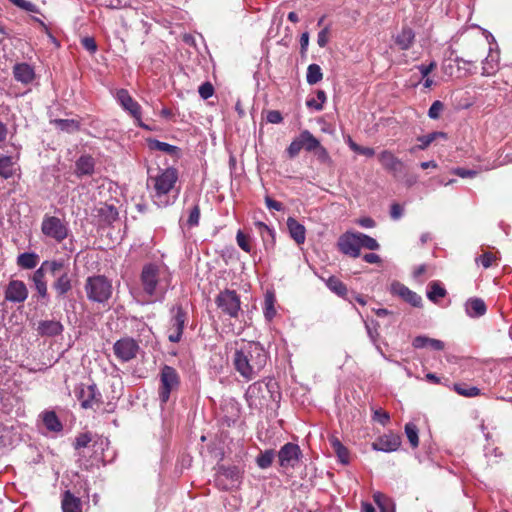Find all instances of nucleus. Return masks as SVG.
I'll list each match as a JSON object with an SVG mask.
<instances>
[{
    "instance_id": "obj_59",
    "label": "nucleus",
    "mask_w": 512,
    "mask_h": 512,
    "mask_svg": "<svg viewBox=\"0 0 512 512\" xmlns=\"http://www.w3.org/2000/svg\"><path fill=\"white\" fill-rule=\"evenodd\" d=\"M390 419V416L387 412L382 410H376L373 415V420L385 425Z\"/></svg>"
},
{
    "instance_id": "obj_16",
    "label": "nucleus",
    "mask_w": 512,
    "mask_h": 512,
    "mask_svg": "<svg viewBox=\"0 0 512 512\" xmlns=\"http://www.w3.org/2000/svg\"><path fill=\"white\" fill-rule=\"evenodd\" d=\"M390 291L393 295H396L409 303L413 307L422 306V298L416 292L410 290L407 286L400 282H393L390 287Z\"/></svg>"
},
{
    "instance_id": "obj_46",
    "label": "nucleus",
    "mask_w": 512,
    "mask_h": 512,
    "mask_svg": "<svg viewBox=\"0 0 512 512\" xmlns=\"http://www.w3.org/2000/svg\"><path fill=\"white\" fill-rule=\"evenodd\" d=\"M291 238L297 244H303L305 241V226H287Z\"/></svg>"
},
{
    "instance_id": "obj_6",
    "label": "nucleus",
    "mask_w": 512,
    "mask_h": 512,
    "mask_svg": "<svg viewBox=\"0 0 512 512\" xmlns=\"http://www.w3.org/2000/svg\"><path fill=\"white\" fill-rule=\"evenodd\" d=\"M64 269V263L62 261H44L41 266L31 276L34 288L40 298H46L48 296L47 282L45 280V274L50 273L56 276Z\"/></svg>"
},
{
    "instance_id": "obj_17",
    "label": "nucleus",
    "mask_w": 512,
    "mask_h": 512,
    "mask_svg": "<svg viewBox=\"0 0 512 512\" xmlns=\"http://www.w3.org/2000/svg\"><path fill=\"white\" fill-rule=\"evenodd\" d=\"M28 297L26 284L20 280H12L6 287L5 299L14 303H23Z\"/></svg>"
},
{
    "instance_id": "obj_62",
    "label": "nucleus",
    "mask_w": 512,
    "mask_h": 512,
    "mask_svg": "<svg viewBox=\"0 0 512 512\" xmlns=\"http://www.w3.org/2000/svg\"><path fill=\"white\" fill-rule=\"evenodd\" d=\"M428 341H430V338L428 337L417 336L414 338L412 345L414 348L420 349L428 346Z\"/></svg>"
},
{
    "instance_id": "obj_60",
    "label": "nucleus",
    "mask_w": 512,
    "mask_h": 512,
    "mask_svg": "<svg viewBox=\"0 0 512 512\" xmlns=\"http://www.w3.org/2000/svg\"><path fill=\"white\" fill-rule=\"evenodd\" d=\"M283 117L277 110H271L267 113V121L272 124H278L282 122Z\"/></svg>"
},
{
    "instance_id": "obj_1",
    "label": "nucleus",
    "mask_w": 512,
    "mask_h": 512,
    "mask_svg": "<svg viewBox=\"0 0 512 512\" xmlns=\"http://www.w3.org/2000/svg\"><path fill=\"white\" fill-rule=\"evenodd\" d=\"M269 355L258 341L239 339L234 342L231 362L234 370L245 380L259 376L267 364Z\"/></svg>"
},
{
    "instance_id": "obj_23",
    "label": "nucleus",
    "mask_w": 512,
    "mask_h": 512,
    "mask_svg": "<svg viewBox=\"0 0 512 512\" xmlns=\"http://www.w3.org/2000/svg\"><path fill=\"white\" fill-rule=\"evenodd\" d=\"M446 138H447V134L444 133V132H441V131H435V132L429 133L427 135L419 136L417 138V141L419 142V144H417L416 146L412 147L410 149V152L414 153L417 150H425V149L428 148V146L430 144H432L436 140H438V139H446Z\"/></svg>"
},
{
    "instance_id": "obj_41",
    "label": "nucleus",
    "mask_w": 512,
    "mask_h": 512,
    "mask_svg": "<svg viewBox=\"0 0 512 512\" xmlns=\"http://www.w3.org/2000/svg\"><path fill=\"white\" fill-rule=\"evenodd\" d=\"M54 122L60 130L68 133L75 132L79 129V122L74 119H57Z\"/></svg>"
},
{
    "instance_id": "obj_34",
    "label": "nucleus",
    "mask_w": 512,
    "mask_h": 512,
    "mask_svg": "<svg viewBox=\"0 0 512 512\" xmlns=\"http://www.w3.org/2000/svg\"><path fill=\"white\" fill-rule=\"evenodd\" d=\"M326 285L332 292H334L338 296L342 298L347 297V287L339 278L335 276L329 277L328 280L326 281Z\"/></svg>"
},
{
    "instance_id": "obj_39",
    "label": "nucleus",
    "mask_w": 512,
    "mask_h": 512,
    "mask_svg": "<svg viewBox=\"0 0 512 512\" xmlns=\"http://www.w3.org/2000/svg\"><path fill=\"white\" fill-rule=\"evenodd\" d=\"M274 458H275L274 450H272V449L265 450L264 452H261L256 457V464L261 469H267L272 465Z\"/></svg>"
},
{
    "instance_id": "obj_18",
    "label": "nucleus",
    "mask_w": 512,
    "mask_h": 512,
    "mask_svg": "<svg viewBox=\"0 0 512 512\" xmlns=\"http://www.w3.org/2000/svg\"><path fill=\"white\" fill-rule=\"evenodd\" d=\"M63 325L60 321L56 320H44L39 322L37 331L41 336H57L63 332Z\"/></svg>"
},
{
    "instance_id": "obj_61",
    "label": "nucleus",
    "mask_w": 512,
    "mask_h": 512,
    "mask_svg": "<svg viewBox=\"0 0 512 512\" xmlns=\"http://www.w3.org/2000/svg\"><path fill=\"white\" fill-rule=\"evenodd\" d=\"M266 206L269 210L281 211L283 210V204L279 201H276L270 197H266L265 199Z\"/></svg>"
},
{
    "instance_id": "obj_44",
    "label": "nucleus",
    "mask_w": 512,
    "mask_h": 512,
    "mask_svg": "<svg viewBox=\"0 0 512 512\" xmlns=\"http://www.w3.org/2000/svg\"><path fill=\"white\" fill-rule=\"evenodd\" d=\"M275 297L273 294H266L264 300V315L267 320H271L276 315V310L274 307Z\"/></svg>"
},
{
    "instance_id": "obj_52",
    "label": "nucleus",
    "mask_w": 512,
    "mask_h": 512,
    "mask_svg": "<svg viewBox=\"0 0 512 512\" xmlns=\"http://www.w3.org/2000/svg\"><path fill=\"white\" fill-rule=\"evenodd\" d=\"M91 440H92V437L89 433H81L75 439L74 448L75 449L85 448L89 445Z\"/></svg>"
},
{
    "instance_id": "obj_4",
    "label": "nucleus",
    "mask_w": 512,
    "mask_h": 512,
    "mask_svg": "<svg viewBox=\"0 0 512 512\" xmlns=\"http://www.w3.org/2000/svg\"><path fill=\"white\" fill-rule=\"evenodd\" d=\"M181 384L178 371L169 365H163L159 372L158 398L161 404H166L173 392L177 391Z\"/></svg>"
},
{
    "instance_id": "obj_19",
    "label": "nucleus",
    "mask_w": 512,
    "mask_h": 512,
    "mask_svg": "<svg viewBox=\"0 0 512 512\" xmlns=\"http://www.w3.org/2000/svg\"><path fill=\"white\" fill-rule=\"evenodd\" d=\"M378 159L381 165L388 171L397 172L403 166L402 161L389 150H383L379 153Z\"/></svg>"
},
{
    "instance_id": "obj_32",
    "label": "nucleus",
    "mask_w": 512,
    "mask_h": 512,
    "mask_svg": "<svg viewBox=\"0 0 512 512\" xmlns=\"http://www.w3.org/2000/svg\"><path fill=\"white\" fill-rule=\"evenodd\" d=\"M301 141L303 145V149H305L308 152H313L317 150L318 147L321 146L319 140L313 136V134L308 131L304 130L300 133Z\"/></svg>"
},
{
    "instance_id": "obj_51",
    "label": "nucleus",
    "mask_w": 512,
    "mask_h": 512,
    "mask_svg": "<svg viewBox=\"0 0 512 512\" xmlns=\"http://www.w3.org/2000/svg\"><path fill=\"white\" fill-rule=\"evenodd\" d=\"M314 155L316 156L317 160L320 163L327 164V165L332 164V159H331L327 149L325 147H323L322 145L320 147H318L317 150L314 151Z\"/></svg>"
},
{
    "instance_id": "obj_57",
    "label": "nucleus",
    "mask_w": 512,
    "mask_h": 512,
    "mask_svg": "<svg viewBox=\"0 0 512 512\" xmlns=\"http://www.w3.org/2000/svg\"><path fill=\"white\" fill-rule=\"evenodd\" d=\"M329 41V28L328 27H325L323 28L319 33H318V36H317V44L320 46V47H325L327 45Z\"/></svg>"
},
{
    "instance_id": "obj_43",
    "label": "nucleus",
    "mask_w": 512,
    "mask_h": 512,
    "mask_svg": "<svg viewBox=\"0 0 512 512\" xmlns=\"http://www.w3.org/2000/svg\"><path fill=\"white\" fill-rule=\"evenodd\" d=\"M405 434L409 440L410 445L413 448L418 447V445H419L418 428L414 423H407L405 425Z\"/></svg>"
},
{
    "instance_id": "obj_48",
    "label": "nucleus",
    "mask_w": 512,
    "mask_h": 512,
    "mask_svg": "<svg viewBox=\"0 0 512 512\" xmlns=\"http://www.w3.org/2000/svg\"><path fill=\"white\" fill-rule=\"evenodd\" d=\"M360 239V247H364L369 250H377L379 248V244L376 239L365 235L363 233H358Z\"/></svg>"
},
{
    "instance_id": "obj_28",
    "label": "nucleus",
    "mask_w": 512,
    "mask_h": 512,
    "mask_svg": "<svg viewBox=\"0 0 512 512\" xmlns=\"http://www.w3.org/2000/svg\"><path fill=\"white\" fill-rule=\"evenodd\" d=\"M467 313L471 317H480L486 313V305L480 298H473L467 304Z\"/></svg>"
},
{
    "instance_id": "obj_55",
    "label": "nucleus",
    "mask_w": 512,
    "mask_h": 512,
    "mask_svg": "<svg viewBox=\"0 0 512 512\" xmlns=\"http://www.w3.org/2000/svg\"><path fill=\"white\" fill-rule=\"evenodd\" d=\"M452 173L461 178H473L477 175V171H475V170H469V169L460 168V167L454 168L452 170Z\"/></svg>"
},
{
    "instance_id": "obj_31",
    "label": "nucleus",
    "mask_w": 512,
    "mask_h": 512,
    "mask_svg": "<svg viewBox=\"0 0 512 512\" xmlns=\"http://www.w3.org/2000/svg\"><path fill=\"white\" fill-rule=\"evenodd\" d=\"M19 170V167L14 161L13 157H3L2 156V178L8 179L13 178L17 171Z\"/></svg>"
},
{
    "instance_id": "obj_38",
    "label": "nucleus",
    "mask_w": 512,
    "mask_h": 512,
    "mask_svg": "<svg viewBox=\"0 0 512 512\" xmlns=\"http://www.w3.org/2000/svg\"><path fill=\"white\" fill-rule=\"evenodd\" d=\"M323 78L322 69L318 64H310L307 68L306 80L310 85L320 82Z\"/></svg>"
},
{
    "instance_id": "obj_53",
    "label": "nucleus",
    "mask_w": 512,
    "mask_h": 512,
    "mask_svg": "<svg viewBox=\"0 0 512 512\" xmlns=\"http://www.w3.org/2000/svg\"><path fill=\"white\" fill-rule=\"evenodd\" d=\"M443 107L444 106L441 101H439V100L434 101L428 110V116L431 119H437L439 117L441 111L443 110Z\"/></svg>"
},
{
    "instance_id": "obj_50",
    "label": "nucleus",
    "mask_w": 512,
    "mask_h": 512,
    "mask_svg": "<svg viewBox=\"0 0 512 512\" xmlns=\"http://www.w3.org/2000/svg\"><path fill=\"white\" fill-rule=\"evenodd\" d=\"M301 149H303V145H302V141H301V136L299 135L296 139H294L290 143V145L287 148V153L290 158H294L299 154Z\"/></svg>"
},
{
    "instance_id": "obj_64",
    "label": "nucleus",
    "mask_w": 512,
    "mask_h": 512,
    "mask_svg": "<svg viewBox=\"0 0 512 512\" xmlns=\"http://www.w3.org/2000/svg\"><path fill=\"white\" fill-rule=\"evenodd\" d=\"M435 67H436V63L431 62L428 65H424V64L419 65L418 70L420 71L422 77L426 78L428 76V74H430Z\"/></svg>"
},
{
    "instance_id": "obj_58",
    "label": "nucleus",
    "mask_w": 512,
    "mask_h": 512,
    "mask_svg": "<svg viewBox=\"0 0 512 512\" xmlns=\"http://www.w3.org/2000/svg\"><path fill=\"white\" fill-rule=\"evenodd\" d=\"M82 46L89 51L90 53H94L97 50V44L92 37H85L82 39Z\"/></svg>"
},
{
    "instance_id": "obj_49",
    "label": "nucleus",
    "mask_w": 512,
    "mask_h": 512,
    "mask_svg": "<svg viewBox=\"0 0 512 512\" xmlns=\"http://www.w3.org/2000/svg\"><path fill=\"white\" fill-rule=\"evenodd\" d=\"M9 1L24 11L31 12V13H39L38 7L30 1H27V0H9Z\"/></svg>"
},
{
    "instance_id": "obj_30",
    "label": "nucleus",
    "mask_w": 512,
    "mask_h": 512,
    "mask_svg": "<svg viewBox=\"0 0 512 512\" xmlns=\"http://www.w3.org/2000/svg\"><path fill=\"white\" fill-rule=\"evenodd\" d=\"M43 423L49 431L59 432L63 428L54 411H46L43 413Z\"/></svg>"
},
{
    "instance_id": "obj_12",
    "label": "nucleus",
    "mask_w": 512,
    "mask_h": 512,
    "mask_svg": "<svg viewBox=\"0 0 512 512\" xmlns=\"http://www.w3.org/2000/svg\"><path fill=\"white\" fill-rule=\"evenodd\" d=\"M278 462L283 469L294 468L300 461L302 451L299 445L288 442L278 451Z\"/></svg>"
},
{
    "instance_id": "obj_2",
    "label": "nucleus",
    "mask_w": 512,
    "mask_h": 512,
    "mask_svg": "<svg viewBox=\"0 0 512 512\" xmlns=\"http://www.w3.org/2000/svg\"><path fill=\"white\" fill-rule=\"evenodd\" d=\"M178 180V171L168 167L160 169L155 176H150L148 184L152 186V199L158 207L173 204L177 197L175 184Z\"/></svg>"
},
{
    "instance_id": "obj_3",
    "label": "nucleus",
    "mask_w": 512,
    "mask_h": 512,
    "mask_svg": "<svg viewBox=\"0 0 512 512\" xmlns=\"http://www.w3.org/2000/svg\"><path fill=\"white\" fill-rule=\"evenodd\" d=\"M244 471L236 465L220 464L214 475L215 486L222 491L238 488L242 482Z\"/></svg>"
},
{
    "instance_id": "obj_29",
    "label": "nucleus",
    "mask_w": 512,
    "mask_h": 512,
    "mask_svg": "<svg viewBox=\"0 0 512 512\" xmlns=\"http://www.w3.org/2000/svg\"><path fill=\"white\" fill-rule=\"evenodd\" d=\"M94 171V160L90 156H81L76 162L77 175H90Z\"/></svg>"
},
{
    "instance_id": "obj_24",
    "label": "nucleus",
    "mask_w": 512,
    "mask_h": 512,
    "mask_svg": "<svg viewBox=\"0 0 512 512\" xmlns=\"http://www.w3.org/2000/svg\"><path fill=\"white\" fill-rule=\"evenodd\" d=\"M13 73L15 79L24 84L32 82L35 76L33 68L26 63L16 64L14 66Z\"/></svg>"
},
{
    "instance_id": "obj_33",
    "label": "nucleus",
    "mask_w": 512,
    "mask_h": 512,
    "mask_svg": "<svg viewBox=\"0 0 512 512\" xmlns=\"http://www.w3.org/2000/svg\"><path fill=\"white\" fill-rule=\"evenodd\" d=\"M42 232L60 242L68 235L66 226H42Z\"/></svg>"
},
{
    "instance_id": "obj_37",
    "label": "nucleus",
    "mask_w": 512,
    "mask_h": 512,
    "mask_svg": "<svg viewBox=\"0 0 512 512\" xmlns=\"http://www.w3.org/2000/svg\"><path fill=\"white\" fill-rule=\"evenodd\" d=\"M447 291L444 287L440 285V283L433 281L429 284V291L427 292V297L432 302H437L439 298L445 297Z\"/></svg>"
},
{
    "instance_id": "obj_13",
    "label": "nucleus",
    "mask_w": 512,
    "mask_h": 512,
    "mask_svg": "<svg viewBox=\"0 0 512 512\" xmlns=\"http://www.w3.org/2000/svg\"><path fill=\"white\" fill-rule=\"evenodd\" d=\"M337 246L343 254L357 258L360 256V239L358 233L346 232L338 239Z\"/></svg>"
},
{
    "instance_id": "obj_26",
    "label": "nucleus",
    "mask_w": 512,
    "mask_h": 512,
    "mask_svg": "<svg viewBox=\"0 0 512 512\" xmlns=\"http://www.w3.org/2000/svg\"><path fill=\"white\" fill-rule=\"evenodd\" d=\"M329 442L331 447L333 448V451L337 455L339 461L342 464L347 465L350 462L349 450L342 444V442L336 436H331L329 438Z\"/></svg>"
},
{
    "instance_id": "obj_42",
    "label": "nucleus",
    "mask_w": 512,
    "mask_h": 512,
    "mask_svg": "<svg viewBox=\"0 0 512 512\" xmlns=\"http://www.w3.org/2000/svg\"><path fill=\"white\" fill-rule=\"evenodd\" d=\"M454 390L461 396L475 397L480 394V389L475 386H468L467 384H455Z\"/></svg>"
},
{
    "instance_id": "obj_7",
    "label": "nucleus",
    "mask_w": 512,
    "mask_h": 512,
    "mask_svg": "<svg viewBox=\"0 0 512 512\" xmlns=\"http://www.w3.org/2000/svg\"><path fill=\"white\" fill-rule=\"evenodd\" d=\"M215 304L221 313L238 318L241 311L240 297L235 290L224 289L215 297Z\"/></svg>"
},
{
    "instance_id": "obj_40",
    "label": "nucleus",
    "mask_w": 512,
    "mask_h": 512,
    "mask_svg": "<svg viewBox=\"0 0 512 512\" xmlns=\"http://www.w3.org/2000/svg\"><path fill=\"white\" fill-rule=\"evenodd\" d=\"M238 246L245 252L250 253L252 250V239L249 233L244 230H238L236 235Z\"/></svg>"
},
{
    "instance_id": "obj_10",
    "label": "nucleus",
    "mask_w": 512,
    "mask_h": 512,
    "mask_svg": "<svg viewBox=\"0 0 512 512\" xmlns=\"http://www.w3.org/2000/svg\"><path fill=\"white\" fill-rule=\"evenodd\" d=\"M139 349V344L131 337L121 338L113 345L114 355L122 363L129 362L136 358Z\"/></svg>"
},
{
    "instance_id": "obj_20",
    "label": "nucleus",
    "mask_w": 512,
    "mask_h": 512,
    "mask_svg": "<svg viewBox=\"0 0 512 512\" xmlns=\"http://www.w3.org/2000/svg\"><path fill=\"white\" fill-rule=\"evenodd\" d=\"M61 507L63 512H82V502L69 490L62 494Z\"/></svg>"
},
{
    "instance_id": "obj_9",
    "label": "nucleus",
    "mask_w": 512,
    "mask_h": 512,
    "mask_svg": "<svg viewBox=\"0 0 512 512\" xmlns=\"http://www.w3.org/2000/svg\"><path fill=\"white\" fill-rule=\"evenodd\" d=\"M76 397L84 409H97L102 404V395L96 384H82L76 391Z\"/></svg>"
},
{
    "instance_id": "obj_47",
    "label": "nucleus",
    "mask_w": 512,
    "mask_h": 512,
    "mask_svg": "<svg viewBox=\"0 0 512 512\" xmlns=\"http://www.w3.org/2000/svg\"><path fill=\"white\" fill-rule=\"evenodd\" d=\"M497 260V256L492 252H484L475 259L477 263L480 262L481 265L486 269L491 267L493 264H496Z\"/></svg>"
},
{
    "instance_id": "obj_27",
    "label": "nucleus",
    "mask_w": 512,
    "mask_h": 512,
    "mask_svg": "<svg viewBox=\"0 0 512 512\" xmlns=\"http://www.w3.org/2000/svg\"><path fill=\"white\" fill-rule=\"evenodd\" d=\"M53 289L59 297L65 295L72 289L71 278L68 272L64 271L57 277L53 283Z\"/></svg>"
},
{
    "instance_id": "obj_25",
    "label": "nucleus",
    "mask_w": 512,
    "mask_h": 512,
    "mask_svg": "<svg viewBox=\"0 0 512 512\" xmlns=\"http://www.w3.org/2000/svg\"><path fill=\"white\" fill-rule=\"evenodd\" d=\"M499 59V52L490 47L489 54L483 61L482 74L485 76L493 75L498 69Z\"/></svg>"
},
{
    "instance_id": "obj_15",
    "label": "nucleus",
    "mask_w": 512,
    "mask_h": 512,
    "mask_svg": "<svg viewBox=\"0 0 512 512\" xmlns=\"http://www.w3.org/2000/svg\"><path fill=\"white\" fill-rule=\"evenodd\" d=\"M402 440L399 434L392 431L379 436L373 443L372 449L375 451L394 452L401 446Z\"/></svg>"
},
{
    "instance_id": "obj_45",
    "label": "nucleus",
    "mask_w": 512,
    "mask_h": 512,
    "mask_svg": "<svg viewBox=\"0 0 512 512\" xmlns=\"http://www.w3.org/2000/svg\"><path fill=\"white\" fill-rule=\"evenodd\" d=\"M325 101H326L325 92L323 90H318L317 91V99H315V98L307 99L306 105L309 108H313L317 111H321L323 109V104L325 103Z\"/></svg>"
},
{
    "instance_id": "obj_5",
    "label": "nucleus",
    "mask_w": 512,
    "mask_h": 512,
    "mask_svg": "<svg viewBox=\"0 0 512 512\" xmlns=\"http://www.w3.org/2000/svg\"><path fill=\"white\" fill-rule=\"evenodd\" d=\"M85 292L92 302L106 303L112 295V283L103 275L91 276L86 279Z\"/></svg>"
},
{
    "instance_id": "obj_35",
    "label": "nucleus",
    "mask_w": 512,
    "mask_h": 512,
    "mask_svg": "<svg viewBox=\"0 0 512 512\" xmlns=\"http://www.w3.org/2000/svg\"><path fill=\"white\" fill-rule=\"evenodd\" d=\"M39 262V256L35 253H22L17 258V264L23 269H33Z\"/></svg>"
},
{
    "instance_id": "obj_8",
    "label": "nucleus",
    "mask_w": 512,
    "mask_h": 512,
    "mask_svg": "<svg viewBox=\"0 0 512 512\" xmlns=\"http://www.w3.org/2000/svg\"><path fill=\"white\" fill-rule=\"evenodd\" d=\"M115 99L123 108V110L128 112L135 119L136 124L139 127L144 128L146 130H152L150 126L142 122L141 106L131 97L128 90L123 88L116 90Z\"/></svg>"
},
{
    "instance_id": "obj_63",
    "label": "nucleus",
    "mask_w": 512,
    "mask_h": 512,
    "mask_svg": "<svg viewBox=\"0 0 512 512\" xmlns=\"http://www.w3.org/2000/svg\"><path fill=\"white\" fill-rule=\"evenodd\" d=\"M403 213V208L399 204H393L391 206L390 215L393 221L400 219Z\"/></svg>"
},
{
    "instance_id": "obj_21",
    "label": "nucleus",
    "mask_w": 512,
    "mask_h": 512,
    "mask_svg": "<svg viewBox=\"0 0 512 512\" xmlns=\"http://www.w3.org/2000/svg\"><path fill=\"white\" fill-rule=\"evenodd\" d=\"M118 211L113 205L101 203L97 208V216L102 224H113L118 221Z\"/></svg>"
},
{
    "instance_id": "obj_56",
    "label": "nucleus",
    "mask_w": 512,
    "mask_h": 512,
    "mask_svg": "<svg viewBox=\"0 0 512 512\" xmlns=\"http://www.w3.org/2000/svg\"><path fill=\"white\" fill-rule=\"evenodd\" d=\"M199 219H200L199 207H198V205H194L189 211L187 224H198Z\"/></svg>"
},
{
    "instance_id": "obj_14",
    "label": "nucleus",
    "mask_w": 512,
    "mask_h": 512,
    "mask_svg": "<svg viewBox=\"0 0 512 512\" xmlns=\"http://www.w3.org/2000/svg\"><path fill=\"white\" fill-rule=\"evenodd\" d=\"M158 283L159 267L155 264L144 265L141 272V284L144 292L149 296L155 295Z\"/></svg>"
},
{
    "instance_id": "obj_22",
    "label": "nucleus",
    "mask_w": 512,
    "mask_h": 512,
    "mask_svg": "<svg viewBox=\"0 0 512 512\" xmlns=\"http://www.w3.org/2000/svg\"><path fill=\"white\" fill-rule=\"evenodd\" d=\"M415 33L412 28L404 26L394 40L401 50H408L414 43Z\"/></svg>"
},
{
    "instance_id": "obj_11",
    "label": "nucleus",
    "mask_w": 512,
    "mask_h": 512,
    "mask_svg": "<svg viewBox=\"0 0 512 512\" xmlns=\"http://www.w3.org/2000/svg\"><path fill=\"white\" fill-rule=\"evenodd\" d=\"M172 317L168 329V339L170 342L178 343L181 338L187 321V313L181 305L172 308Z\"/></svg>"
},
{
    "instance_id": "obj_54",
    "label": "nucleus",
    "mask_w": 512,
    "mask_h": 512,
    "mask_svg": "<svg viewBox=\"0 0 512 512\" xmlns=\"http://www.w3.org/2000/svg\"><path fill=\"white\" fill-rule=\"evenodd\" d=\"M198 92L203 99H208L213 95L214 88L210 83L206 82L200 85Z\"/></svg>"
},
{
    "instance_id": "obj_36",
    "label": "nucleus",
    "mask_w": 512,
    "mask_h": 512,
    "mask_svg": "<svg viewBox=\"0 0 512 512\" xmlns=\"http://www.w3.org/2000/svg\"><path fill=\"white\" fill-rule=\"evenodd\" d=\"M148 146L151 150H158L169 155H176L178 153V147L168 144L166 142H161L156 139H149Z\"/></svg>"
}]
</instances>
